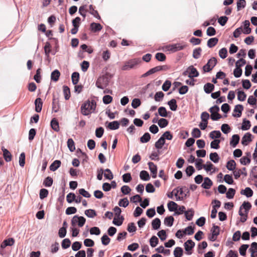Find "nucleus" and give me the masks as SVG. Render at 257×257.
<instances>
[{
  "instance_id": "obj_10",
  "label": "nucleus",
  "mask_w": 257,
  "mask_h": 257,
  "mask_svg": "<svg viewBox=\"0 0 257 257\" xmlns=\"http://www.w3.org/2000/svg\"><path fill=\"white\" fill-rule=\"evenodd\" d=\"M148 166L149 167V169L151 171L152 176L153 178H156L157 175V165H155L153 162H149Z\"/></svg>"
},
{
  "instance_id": "obj_14",
  "label": "nucleus",
  "mask_w": 257,
  "mask_h": 257,
  "mask_svg": "<svg viewBox=\"0 0 257 257\" xmlns=\"http://www.w3.org/2000/svg\"><path fill=\"white\" fill-rule=\"evenodd\" d=\"M102 29V26L99 23H92L90 26V30L94 33L99 32Z\"/></svg>"
},
{
  "instance_id": "obj_59",
  "label": "nucleus",
  "mask_w": 257,
  "mask_h": 257,
  "mask_svg": "<svg viewBox=\"0 0 257 257\" xmlns=\"http://www.w3.org/2000/svg\"><path fill=\"white\" fill-rule=\"evenodd\" d=\"M248 244H242L239 248V251L241 255L244 256L246 254V250L248 247Z\"/></svg>"
},
{
  "instance_id": "obj_27",
  "label": "nucleus",
  "mask_w": 257,
  "mask_h": 257,
  "mask_svg": "<svg viewBox=\"0 0 257 257\" xmlns=\"http://www.w3.org/2000/svg\"><path fill=\"white\" fill-rule=\"evenodd\" d=\"M60 76V73L58 70H55L51 73V79L55 82L59 80Z\"/></svg>"
},
{
  "instance_id": "obj_50",
  "label": "nucleus",
  "mask_w": 257,
  "mask_h": 257,
  "mask_svg": "<svg viewBox=\"0 0 257 257\" xmlns=\"http://www.w3.org/2000/svg\"><path fill=\"white\" fill-rule=\"evenodd\" d=\"M85 214L88 217L93 218L96 216V212L93 209H87L85 211Z\"/></svg>"
},
{
  "instance_id": "obj_40",
  "label": "nucleus",
  "mask_w": 257,
  "mask_h": 257,
  "mask_svg": "<svg viewBox=\"0 0 257 257\" xmlns=\"http://www.w3.org/2000/svg\"><path fill=\"white\" fill-rule=\"evenodd\" d=\"M235 166H236V163L233 160L228 161L227 163V164H226L227 169L230 171L234 170L235 168Z\"/></svg>"
},
{
  "instance_id": "obj_44",
  "label": "nucleus",
  "mask_w": 257,
  "mask_h": 257,
  "mask_svg": "<svg viewBox=\"0 0 257 257\" xmlns=\"http://www.w3.org/2000/svg\"><path fill=\"white\" fill-rule=\"evenodd\" d=\"M151 139V135L149 133H146L145 134L140 138V141L142 143H147Z\"/></svg>"
},
{
  "instance_id": "obj_19",
  "label": "nucleus",
  "mask_w": 257,
  "mask_h": 257,
  "mask_svg": "<svg viewBox=\"0 0 257 257\" xmlns=\"http://www.w3.org/2000/svg\"><path fill=\"white\" fill-rule=\"evenodd\" d=\"M35 110L37 112H40L42 108L43 102L41 98H37L35 101Z\"/></svg>"
},
{
  "instance_id": "obj_26",
  "label": "nucleus",
  "mask_w": 257,
  "mask_h": 257,
  "mask_svg": "<svg viewBox=\"0 0 257 257\" xmlns=\"http://www.w3.org/2000/svg\"><path fill=\"white\" fill-rule=\"evenodd\" d=\"M218 39L215 37L209 39L207 41V46L209 48L214 47L218 43Z\"/></svg>"
},
{
  "instance_id": "obj_6",
  "label": "nucleus",
  "mask_w": 257,
  "mask_h": 257,
  "mask_svg": "<svg viewBox=\"0 0 257 257\" xmlns=\"http://www.w3.org/2000/svg\"><path fill=\"white\" fill-rule=\"evenodd\" d=\"M217 63V60L215 58L212 57L209 59L207 63L203 67V70L204 72L210 71L216 65Z\"/></svg>"
},
{
  "instance_id": "obj_31",
  "label": "nucleus",
  "mask_w": 257,
  "mask_h": 257,
  "mask_svg": "<svg viewBox=\"0 0 257 257\" xmlns=\"http://www.w3.org/2000/svg\"><path fill=\"white\" fill-rule=\"evenodd\" d=\"M178 205L175 202L169 201L168 203V208L170 211H175L177 210Z\"/></svg>"
},
{
  "instance_id": "obj_11",
  "label": "nucleus",
  "mask_w": 257,
  "mask_h": 257,
  "mask_svg": "<svg viewBox=\"0 0 257 257\" xmlns=\"http://www.w3.org/2000/svg\"><path fill=\"white\" fill-rule=\"evenodd\" d=\"M195 246V243L192 240L189 239L184 243V247L186 251L188 252V254H191V252H189Z\"/></svg>"
},
{
  "instance_id": "obj_30",
  "label": "nucleus",
  "mask_w": 257,
  "mask_h": 257,
  "mask_svg": "<svg viewBox=\"0 0 257 257\" xmlns=\"http://www.w3.org/2000/svg\"><path fill=\"white\" fill-rule=\"evenodd\" d=\"M176 191L175 192V196L176 197V200H181L183 199V197H181L180 196L178 195L179 194L180 195H182L183 194V188H175Z\"/></svg>"
},
{
  "instance_id": "obj_20",
  "label": "nucleus",
  "mask_w": 257,
  "mask_h": 257,
  "mask_svg": "<svg viewBox=\"0 0 257 257\" xmlns=\"http://www.w3.org/2000/svg\"><path fill=\"white\" fill-rule=\"evenodd\" d=\"M212 184V181L208 177H206L204 178V182L202 183L201 186L204 189H208L210 188Z\"/></svg>"
},
{
  "instance_id": "obj_48",
  "label": "nucleus",
  "mask_w": 257,
  "mask_h": 257,
  "mask_svg": "<svg viewBox=\"0 0 257 257\" xmlns=\"http://www.w3.org/2000/svg\"><path fill=\"white\" fill-rule=\"evenodd\" d=\"M183 249L180 247H177L174 251V254L175 257H181L183 255Z\"/></svg>"
},
{
  "instance_id": "obj_52",
  "label": "nucleus",
  "mask_w": 257,
  "mask_h": 257,
  "mask_svg": "<svg viewBox=\"0 0 257 257\" xmlns=\"http://www.w3.org/2000/svg\"><path fill=\"white\" fill-rule=\"evenodd\" d=\"M158 125L161 128L166 127L168 124V121L165 118H161L158 122Z\"/></svg>"
},
{
  "instance_id": "obj_29",
  "label": "nucleus",
  "mask_w": 257,
  "mask_h": 257,
  "mask_svg": "<svg viewBox=\"0 0 257 257\" xmlns=\"http://www.w3.org/2000/svg\"><path fill=\"white\" fill-rule=\"evenodd\" d=\"M250 154L247 153V156H243L240 159V162L242 165H246L250 163V159L249 158Z\"/></svg>"
},
{
  "instance_id": "obj_35",
  "label": "nucleus",
  "mask_w": 257,
  "mask_h": 257,
  "mask_svg": "<svg viewBox=\"0 0 257 257\" xmlns=\"http://www.w3.org/2000/svg\"><path fill=\"white\" fill-rule=\"evenodd\" d=\"M165 143V141L163 138H160L155 144L156 149L159 150L162 148L163 146Z\"/></svg>"
},
{
  "instance_id": "obj_23",
  "label": "nucleus",
  "mask_w": 257,
  "mask_h": 257,
  "mask_svg": "<svg viewBox=\"0 0 257 257\" xmlns=\"http://www.w3.org/2000/svg\"><path fill=\"white\" fill-rule=\"evenodd\" d=\"M214 89V85L210 83H207L204 86V91L206 93H211Z\"/></svg>"
},
{
  "instance_id": "obj_5",
  "label": "nucleus",
  "mask_w": 257,
  "mask_h": 257,
  "mask_svg": "<svg viewBox=\"0 0 257 257\" xmlns=\"http://www.w3.org/2000/svg\"><path fill=\"white\" fill-rule=\"evenodd\" d=\"M219 110V108L217 105H214L209 109V111L211 113V118L213 120H217L221 117V115L218 113Z\"/></svg>"
},
{
  "instance_id": "obj_15",
  "label": "nucleus",
  "mask_w": 257,
  "mask_h": 257,
  "mask_svg": "<svg viewBox=\"0 0 257 257\" xmlns=\"http://www.w3.org/2000/svg\"><path fill=\"white\" fill-rule=\"evenodd\" d=\"M251 134L249 133H246L242 138L241 144L243 146H247L251 141Z\"/></svg>"
},
{
  "instance_id": "obj_63",
  "label": "nucleus",
  "mask_w": 257,
  "mask_h": 257,
  "mask_svg": "<svg viewBox=\"0 0 257 257\" xmlns=\"http://www.w3.org/2000/svg\"><path fill=\"white\" fill-rule=\"evenodd\" d=\"M202 49L201 48H198L193 50V57L195 59H198L200 57Z\"/></svg>"
},
{
  "instance_id": "obj_60",
  "label": "nucleus",
  "mask_w": 257,
  "mask_h": 257,
  "mask_svg": "<svg viewBox=\"0 0 257 257\" xmlns=\"http://www.w3.org/2000/svg\"><path fill=\"white\" fill-rule=\"evenodd\" d=\"M53 179L50 177H47L44 181L43 184L46 187H50L53 184Z\"/></svg>"
},
{
  "instance_id": "obj_2",
  "label": "nucleus",
  "mask_w": 257,
  "mask_h": 257,
  "mask_svg": "<svg viewBox=\"0 0 257 257\" xmlns=\"http://www.w3.org/2000/svg\"><path fill=\"white\" fill-rule=\"evenodd\" d=\"M110 80V77L108 74H106L99 77L96 82V86L100 89H103L108 85Z\"/></svg>"
},
{
  "instance_id": "obj_22",
  "label": "nucleus",
  "mask_w": 257,
  "mask_h": 257,
  "mask_svg": "<svg viewBox=\"0 0 257 257\" xmlns=\"http://www.w3.org/2000/svg\"><path fill=\"white\" fill-rule=\"evenodd\" d=\"M251 207V205L250 203L249 202H244L243 204L241 205L239 208V210H241L242 209H245V212L246 214H247L249 210L250 209Z\"/></svg>"
},
{
  "instance_id": "obj_38",
  "label": "nucleus",
  "mask_w": 257,
  "mask_h": 257,
  "mask_svg": "<svg viewBox=\"0 0 257 257\" xmlns=\"http://www.w3.org/2000/svg\"><path fill=\"white\" fill-rule=\"evenodd\" d=\"M60 108L58 101L53 97L52 102V110L55 112H57Z\"/></svg>"
},
{
  "instance_id": "obj_46",
  "label": "nucleus",
  "mask_w": 257,
  "mask_h": 257,
  "mask_svg": "<svg viewBox=\"0 0 257 257\" xmlns=\"http://www.w3.org/2000/svg\"><path fill=\"white\" fill-rule=\"evenodd\" d=\"M250 126L251 124L250 121L244 119L241 126V129L242 130H248L250 128Z\"/></svg>"
},
{
  "instance_id": "obj_62",
  "label": "nucleus",
  "mask_w": 257,
  "mask_h": 257,
  "mask_svg": "<svg viewBox=\"0 0 257 257\" xmlns=\"http://www.w3.org/2000/svg\"><path fill=\"white\" fill-rule=\"evenodd\" d=\"M246 6V1L245 0H239L237 2V11H239L242 9L245 8Z\"/></svg>"
},
{
  "instance_id": "obj_18",
  "label": "nucleus",
  "mask_w": 257,
  "mask_h": 257,
  "mask_svg": "<svg viewBox=\"0 0 257 257\" xmlns=\"http://www.w3.org/2000/svg\"><path fill=\"white\" fill-rule=\"evenodd\" d=\"M243 109V106L241 104H238L235 105L234 109V112H237V114H232V115L234 117H239L241 115L242 111Z\"/></svg>"
},
{
  "instance_id": "obj_55",
  "label": "nucleus",
  "mask_w": 257,
  "mask_h": 257,
  "mask_svg": "<svg viewBox=\"0 0 257 257\" xmlns=\"http://www.w3.org/2000/svg\"><path fill=\"white\" fill-rule=\"evenodd\" d=\"M158 242L159 239L156 236H153L150 240V245L153 247H155Z\"/></svg>"
},
{
  "instance_id": "obj_64",
  "label": "nucleus",
  "mask_w": 257,
  "mask_h": 257,
  "mask_svg": "<svg viewBox=\"0 0 257 257\" xmlns=\"http://www.w3.org/2000/svg\"><path fill=\"white\" fill-rule=\"evenodd\" d=\"M185 217L188 220H192L194 215V211L191 209H190L185 213Z\"/></svg>"
},
{
  "instance_id": "obj_51",
  "label": "nucleus",
  "mask_w": 257,
  "mask_h": 257,
  "mask_svg": "<svg viewBox=\"0 0 257 257\" xmlns=\"http://www.w3.org/2000/svg\"><path fill=\"white\" fill-rule=\"evenodd\" d=\"M156 59L159 61H165L166 59V55L163 53H157L155 55Z\"/></svg>"
},
{
  "instance_id": "obj_8",
  "label": "nucleus",
  "mask_w": 257,
  "mask_h": 257,
  "mask_svg": "<svg viewBox=\"0 0 257 257\" xmlns=\"http://www.w3.org/2000/svg\"><path fill=\"white\" fill-rule=\"evenodd\" d=\"M66 200L68 203H71L75 201L77 203L81 202L82 200V197L80 196H76L74 193H69L66 196Z\"/></svg>"
},
{
  "instance_id": "obj_49",
  "label": "nucleus",
  "mask_w": 257,
  "mask_h": 257,
  "mask_svg": "<svg viewBox=\"0 0 257 257\" xmlns=\"http://www.w3.org/2000/svg\"><path fill=\"white\" fill-rule=\"evenodd\" d=\"M104 176L105 178L109 180H111L113 179V175L110 169H106L104 171Z\"/></svg>"
},
{
  "instance_id": "obj_37",
  "label": "nucleus",
  "mask_w": 257,
  "mask_h": 257,
  "mask_svg": "<svg viewBox=\"0 0 257 257\" xmlns=\"http://www.w3.org/2000/svg\"><path fill=\"white\" fill-rule=\"evenodd\" d=\"M140 177L142 180L144 181H148L150 179L148 172L145 170L142 171L140 172Z\"/></svg>"
},
{
  "instance_id": "obj_61",
  "label": "nucleus",
  "mask_w": 257,
  "mask_h": 257,
  "mask_svg": "<svg viewBox=\"0 0 257 257\" xmlns=\"http://www.w3.org/2000/svg\"><path fill=\"white\" fill-rule=\"evenodd\" d=\"M158 113L159 115L162 117L167 116V111L165 107L161 106L158 109Z\"/></svg>"
},
{
  "instance_id": "obj_32",
  "label": "nucleus",
  "mask_w": 257,
  "mask_h": 257,
  "mask_svg": "<svg viewBox=\"0 0 257 257\" xmlns=\"http://www.w3.org/2000/svg\"><path fill=\"white\" fill-rule=\"evenodd\" d=\"M168 104L169 105L171 110L175 111L177 109V101L175 99H172L171 100L168 101Z\"/></svg>"
},
{
  "instance_id": "obj_24",
  "label": "nucleus",
  "mask_w": 257,
  "mask_h": 257,
  "mask_svg": "<svg viewBox=\"0 0 257 257\" xmlns=\"http://www.w3.org/2000/svg\"><path fill=\"white\" fill-rule=\"evenodd\" d=\"M61 162L59 160H55L50 166V170L52 171H56L61 166Z\"/></svg>"
},
{
  "instance_id": "obj_1",
  "label": "nucleus",
  "mask_w": 257,
  "mask_h": 257,
  "mask_svg": "<svg viewBox=\"0 0 257 257\" xmlns=\"http://www.w3.org/2000/svg\"><path fill=\"white\" fill-rule=\"evenodd\" d=\"M96 106V102L93 100L85 101L81 106L82 114L84 115H88L91 114L95 110Z\"/></svg>"
},
{
  "instance_id": "obj_28",
  "label": "nucleus",
  "mask_w": 257,
  "mask_h": 257,
  "mask_svg": "<svg viewBox=\"0 0 257 257\" xmlns=\"http://www.w3.org/2000/svg\"><path fill=\"white\" fill-rule=\"evenodd\" d=\"M51 126L54 131L56 132H58L59 131V123L55 118L52 119L51 121Z\"/></svg>"
},
{
  "instance_id": "obj_43",
  "label": "nucleus",
  "mask_w": 257,
  "mask_h": 257,
  "mask_svg": "<svg viewBox=\"0 0 257 257\" xmlns=\"http://www.w3.org/2000/svg\"><path fill=\"white\" fill-rule=\"evenodd\" d=\"M174 220V219L173 216H168L165 218L164 223L168 226H171L173 225Z\"/></svg>"
},
{
  "instance_id": "obj_47",
  "label": "nucleus",
  "mask_w": 257,
  "mask_h": 257,
  "mask_svg": "<svg viewBox=\"0 0 257 257\" xmlns=\"http://www.w3.org/2000/svg\"><path fill=\"white\" fill-rule=\"evenodd\" d=\"M67 146L71 152L75 150V144L72 139H69L67 141Z\"/></svg>"
},
{
  "instance_id": "obj_16",
  "label": "nucleus",
  "mask_w": 257,
  "mask_h": 257,
  "mask_svg": "<svg viewBox=\"0 0 257 257\" xmlns=\"http://www.w3.org/2000/svg\"><path fill=\"white\" fill-rule=\"evenodd\" d=\"M15 239L13 238H9L3 241L1 244V247L4 248L7 246H12L15 243Z\"/></svg>"
},
{
  "instance_id": "obj_41",
  "label": "nucleus",
  "mask_w": 257,
  "mask_h": 257,
  "mask_svg": "<svg viewBox=\"0 0 257 257\" xmlns=\"http://www.w3.org/2000/svg\"><path fill=\"white\" fill-rule=\"evenodd\" d=\"M63 91L65 99H69L70 97V90L69 88L67 86H63Z\"/></svg>"
},
{
  "instance_id": "obj_25",
  "label": "nucleus",
  "mask_w": 257,
  "mask_h": 257,
  "mask_svg": "<svg viewBox=\"0 0 257 257\" xmlns=\"http://www.w3.org/2000/svg\"><path fill=\"white\" fill-rule=\"evenodd\" d=\"M119 122L117 121H113L108 123L107 127L111 130H117L119 127Z\"/></svg>"
},
{
  "instance_id": "obj_12",
  "label": "nucleus",
  "mask_w": 257,
  "mask_h": 257,
  "mask_svg": "<svg viewBox=\"0 0 257 257\" xmlns=\"http://www.w3.org/2000/svg\"><path fill=\"white\" fill-rule=\"evenodd\" d=\"M189 75L188 77L192 78L193 77H198L199 76V72L197 69L193 67V66H190L188 67Z\"/></svg>"
},
{
  "instance_id": "obj_39",
  "label": "nucleus",
  "mask_w": 257,
  "mask_h": 257,
  "mask_svg": "<svg viewBox=\"0 0 257 257\" xmlns=\"http://www.w3.org/2000/svg\"><path fill=\"white\" fill-rule=\"evenodd\" d=\"M249 22L247 20H245L244 22V30L243 32L244 34H249L251 33V29L249 28Z\"/></svg>"
},
{
  "instance_id": "obj_17",
  "label": "nucleus",
  "mask_w": 257,
  "mask_h": 257,
  "mask_svg": "<svg viewBox=\"0 0 257 257\" xmlns=\"http://www.w3.org/2000/svg\"><path fill=\"white\" fill-rule=\"evenodd\" d=\"M2 150L3 152V156L6 162H10L12 160V156L11 153L4 147L2 148Z\"/></svg>"
},
{
  "instance_id": "obj_33",
  "label": "nucleus",
  "mask_w": 257,
  "mask_h": 257,
  "mask_svg": "<svg viewBox=\"0 0 257 257\" xmlns=\"http://www.w3.org/2000/svg\"><path fill=\"white\" fill-rule=\"evenodd\" d=\"M89 13L92 15L94 17L100 19V17L96 10H94V8L92 5H90L89 6V10H88Z\"/></svg>"
},
{
  "instance_id": "obj_56",
  "label": "nucleus",
  "mask_w": 257,
  "mask_h": 257,
  "mask_svg": "<svg viewBox=\"0 0 257 257\" xmlns=\"http://www.w3.org/2000/svg\"><path fill=\"white\" fill-rule=\"evenodd\" d=\"M164 96V94L162 91H159L156 93L154 99L156 101H160Z\"/></svg>"
},
{
  "instance_id": "obj_53",
  "label": "nucleus",
  "mask_w": 257,
  "mask_h": 257,
  "mask_svg": "<svg viewBox=\"0 0 257 257\" xmlns=\"http://www.w3.org/2000/svg\"><path fill=\"white\" fill-rule=\"evenodd\" d=\"M128 204L129 202L127 198L121 199L118 202V205L121 207H126Z\"/></svg>"
},
{
  "instance_id": "obj_54",
  "label": "nucleus",
  "mask_w": 257,
  "mask_h": 257,
  "mask_svg": "<svg viewBox=\"0 0 257 257\" xmlns=\"http://www.w3.org/2000/svg\"><path fill=\"white\" fill-rule=\"evenodd\" d=\"M221 133L219 131H214L211 132L209 134V137L211 139L219 138L221 137Z\"/></svg>"
},
{
  "instance_id": "obj_9",
  "label": "nucleus",
  "mask_w": 257,
  "mask_h": 257,
  "mask_svg": "<svg viewBox=\"0 0 257 257\" xmlns=\"http://www.w3.org/2000/svg\"><path fill=\"white\" fill-rule=\"evenodd\" d=\"M186 45H182L181 43H176L168 46V49L173 52H177L183 50L186 47Z\"/></svg>"
},
{
  "instance_id": "obj_13",
  "label": "nucleus",
  "mask_w": 257,
  "mask_h": 257,
  "mask_svg": "<svg viewBox=\"0 0 257 257\" xmlns=\"http://www.w3.org/2000/svg\"><path fill=\"white\" fill-rule=\"evenodd\" d=\"M241 174L244 175L245 176H247V174L245 168L244 167L241 169H238V170L233 171V175L234 176V178L236 179L239 178Z\"/></svg>"
},
{
  "instance_id": "obj_42",
  "label": "nucleus",
  "mask_w": 257,
  "mask_h": 257,
  "mask_svg": "<svg viewBox=\"0 0 257 257\" xmlns=\"http://www.w3.org/2000/svg\"><path fill=\"white\" fill-rule=\"evenodd\" d=\"M209 157H210V159L215 163H217L219 162V157L218 154L216 152L211 153L210 154Z\"/></svg>"
},
{
  "instance_id": "obj_34",
  "label": "nucleus",
  "mask_w": 257,
  "mask_h": 257,
  "mask_svg": "<svg viewBox=\"0 0 257 257\" xmlns=\"http://www.w3.org/2000/svg\"><path fill=\"white\" fill-rule=\"evenodd\" d=\"M241 194L245 195L247 197H250L253 195V191L249 187H246L241 191Z\"/></svg>"
},
{
  "instance_id": "obj_4",
  "label": "nucleus",
  "mask_w": 257,
  "mask_h": 257,
  "mask_svg": "<svg viewBox=\"0 0 257 257\" xmlns=\"http://www.w3.org/2000/svg\"><path fill=\"white\" fill-rule=\"evenodd\" d=\"M246 64V61L243 58L239 59L235 63L236 68L233 71V75L236 77H239L242 74V69L240 68L241 66Z\"/></svg>"
},
{
  "instance_id": "obj_57",
  "label": "nucleus",
  "mask_w": 257,
  "mask_h": 257,
  "mask_svg": "<svg viewBox=\"0 0 257 257\" xmlns=\"http://www.w3.org/2000/svg\"><path fill=\"white\" fill-rule=\"evenodd\" d=\"M161 137L163 138L165 141V139L168 140H172L173 139V135L170 131H166L162 135Z\"/></svg>"
},
{
  "instance_id": "obj_36",
  "label": "nucleus",
  "mask_w": 257,
  "mask_h": 257,
  "mask_svg": "<svg viewBox=\"0 0 257 257\" xmlns=\"http://www.w3.org/2000/svg\"><path fill=\"white\" fill-rule=\"evenodd\" d=\"M152 227L154 229H158L161 225V220L159 218H156L152 222Z\"/></svg>"
},
{
  "instance_id": "obj_3",
  "label": "nucleus",
  "mask_w": 257,
  "mask_h": 257,
  "mask_svg": "<svg viewBox=\"0 0 257 257\" xmlns=\"http://www.w3.org/2000/svg\"><path fill=\"white\" fill-rule=\"evenodd\" d=\"M141 62V60L138 58L129 60L124 62V65L121 67V69L125 71L134 68L137 65L140 63Z\"/></svg>"
},
{
  "instance_id": "obj_21",
  "label": "nucleus",
  "mask_w": 257,
  "mask_h": 257,
  "mask_svg": "<svg viewBox=\"0 0 257 257\" xmlns=\"http://www.w3.org/2000/svg\"><path fill=\"white\" fill-rule=\"evenodd\" d=\"M239 141V136L238 135H234L232 136V138L230 142V144L233 147H235L238 144Z\"/></svg>"
},
{
  "instance_id": "obj_58",
  "label": "nucleus",
  "mask_w": 257,
  "mask_h": 257,
  "mask_svg": "<svg viewBox=\"0 0 257 257\" xmlns=\"http://www.w3.org/2000/svg\"><path fill=\"white\" fill-rule=\"evenodd\" d=\"M220 141L218 139H216L211 142L210 146L211 148L218 149L219 148V143Z\"/></svg>"
},
{
  "instance_id": "obj_45",
  "label": "nucleus",
  "mask_w": 257,
  "mask_h": 257,
  "mask_svg": "<svg viewBox=\"0 0 257 257\" xmlns=\"http://www.w3.org/2000/svg\"><path fill=\"white\" fill-rule=\"evenodd\" d=\"M72 81L73 84L78 83L79 79V74L78 72H73L71 76Z\"/></svg>"
},
{
  "instance_id": "obj_7",
  "label": "nucleus",
  "mask_w": 257,
  "mask_h": 257,
  "mask_svg": "<svg viewBox=\"0 0 257 257\" xmlns=\"http://www.w3.org/2000/svg\"><path fill=\"white\" fill-rule=\"evenodd\" d=\"M168 69V67L166 65L163 66H158L155 67H154L151 69H150L148 71L143 74V76L147 77L150 75L153 74L156 72L158 71L163 70H167Z\"/></svg>"
}]
</instances>
